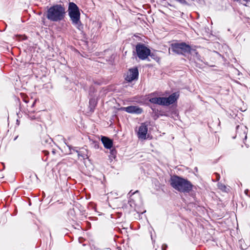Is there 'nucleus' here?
<instances>
[{
  "label": "nucleus",
  "instance_id": "obj_1",
  "mask_svg": "<svg viewBox=\"0 0 250 250\" xmlns=\"http://www.w3.org/2000/svg\"><path fill=\"white\" fill-rule=\"evenodd\" d=\"M65 13V9L63 5L56 4L47 9L46 17L51 21L58 22L64 19Z\"/></svg>",
  "mask_w": 250,
  "mask_h": 250
},
{
  "label": "nucleus",
  "instance_id": "obj_2",
  "mask_svg": "<svg viewBox=\"0 0 250 250\" xmlns=\"http://www.w3.org/2000/svg\"><path fill=\"white\" fill-rule=\"evenodd\" d=\"M68 13L72 24L83 34V26L80 21L81 14L78 6L73 2H69Z\"/></svg>",
  "mask_w": 250,
  "mask_h": 250
},
{
  "label": "nucleus",
  "instance_id": "obj_3",
  "mask_svg": "<svg viewBox=\"0 0 250 250\" xmlns=\"http://www.w3.org/2000/svg\"><path fill=\"white\" fill-rule=\"evenodd\" d=\"M170 185L174 189L182 192H189L192 188V185L189 181L178 176L171 178Z\"/></svg>",
  "mask_w": 250,
  "mask_h": 250
},
{
  "label": "nucleus",
  "instance_id": "obj_4",
  "mask_svg": "<svg viewBox=\"0 0 250 250\" xmlns=\"http://www.w3.org/2000/svg\"><path fill=\"white\" fill-rule=\"evenodd\" d=\"M153 94L150 95L149 101L152 104L162 105H169L173 104L178 99V95L176 93H174L169 96L168 97H151V96Z\"/></svg>",
  "mask_w": 250,
  "mask_h": 250
},
{
  "label": "nucleus",
  "instance_id": "obj_5",
  "mask_svg": "<svg viewBox=\"0 0 250 250\" xmlns=\"http://www.w3.org/2000/svg\"><path fill=\"white\" fill-rule=\"evenodd\" d=\"M171 49L173 52L178 54L189 53L191 51L190 46L185 42L172 43Z\"/></svg>",
  "mask_w": 250,
  "mask_h": 250
},
{
  "label": "nucleus",
  "instance_id": "obj_6",
  "mask_svg": "<svg viewBox=\"0 0 250 250\" xmlns=\"http://www.w3.org/2000/svg\"><path fill=\"white\" fill-rule=\"evenodd\" d=\"M136 52L138 58L142 60L146 59L149 55L151 56L150 50L143 43H139L136 45Z\"/></svg>",
  "mask_w": 250,
  "mask_h": 250
},
{
  "label": "nucleus",
  "instance_id": "obj_7",
  "mask_svg": "<svg viewBox=\"0 0 250 250\" xmlns=\"http://www.w3.org/2000/svg\"><path fill=\"white\" fill-rule=\"evenodd\" d=\"M138 70L137 68H131L127 72L125 79L126 81L130 82L138 79Z\"/></svg>",
  "mask_w": 250,
  "mask_h": 250
},
{
  "label": "nucleus",
  "instance_id": "obj_8",
  "mask_svg": "<svg viewBox=\"0 0 250 250\" xmlns=\"http://www.w3.org/2000/svg\"><path fill=\"white\" fill-rule=\"evenodd\" d=\"M121 109L123 111H126L127 113L132 114L135 113L139 114L142 113V112H143V110L142 108L139 107L137 106L133 105L122 107Z\"/></svg>",
  "mask_w": 250,
  "mask_h": 250
},
{
  "label": "nucleus",
  "instance_id": "obj_9",
  "mask_svg": "<svg viewBox=\"0 0 250 250\" xmlns=\"http://www.w3.org/2000/svg\"><path fill=\"white\" fill-rule=\"evenodd\" d=\"M236 135L241 137H244V139H247V127L246 126L239 125L236 126Z\"/></svg>",
  "mask_w": 250,
  "mask_h": 250
},
{
  "label": "nucleus",
  "instance_id": "obj_10",
  "mask_svg": "<svg viewBox=\"0 0 250 250\" xmlns=\"http://www.w3.org/2000/svg\"><path fill=\"white\" fill-rule=\"evenodd\" d=\"M147 132V127L145 124H142L139 128L138 137L139 139H146Z\"/></svg>",
  "mask_w": 250,
  "mask_h": 250
},
{
  "label": "nucleus",
  "instance_id": "obj_11",
  "mask_svg": "<svg viewBox=\"0 0 250 250\" xmlns=\"http://www.w3.org/2000/svg\"><path fill=\"white\" fill-rule=\"evenodd\" d=\"M101 141L104 145V147L106 149H111L113 146V141L111 139L105 136L101 138Z\"/></svg>",
  "mask_w": 250,
  "mask_h": 250
},
{
  "label": "nucleus",
  "instance_id": "obj_12",
  "mask_svg": "<svg viewBox=\"0 0 250 250\" xmlns=\"http://www.w3.org/2000/svg\"><path fill=\"white\" fill-rule=\"evenodd\" d=\"M89 108H90V111L93 112L97 104V102L95 99L93 98L90 99L89 100Z\"/></svg>",
  "mask_w": 250,
  "mask_h": 250
},
{
  "label": "nucleus",
  "instance_id": "obj_13",
  "mask_svg": "<svg viewBox=\"0 0 250 250\" xmlns=\"http://www.w3.org/2000/svg\"><path fill=\"white\" fill-rule=\"evenodd\" d=\"M220 189L225 192H228L229 191V188L223 185H220Z\"/></svg>",
  "mask_w": 250,
  "mask_h": 250
},
{
  "label": "nucleus",
  "instance_id": "obj_14",
  "mask_svg": "<svg viewBox=\"0 0 250 250\" xmlns=\"http://www.w3.org/2000/svg\"><path fill=\"white\" fill-rule=\"evenodd\" d=\"M222 47L223 50V51H224L226 54L228 53L230 51L229 46L226 44L222 45Z\"/></svg>",
  "mask_w": 250,
  "mask_h": 250
},
{
  "label": "nucleus",
  "instance_id": "obj_15",
  "mask_svg": "<svg viewBox=\"0 0 250 250\" xmlns=\"http://www.w3.org/2000/svg\"><path fill=\"white\" fill-rule=\"evenodd\" d=\"M116 151L115 149H112L110 151V156L113 158H115V157H116Z\"/></svg>",
  "mask_w": 250,
  "mask_h": 250
},
{
  "label": "nucleus",
  "instance_id": "obj_16",
  "mask_svg": "<svg viewBox=\"0 0 250 250\" xmlns=\"http://www.w3.org/2000/svg\"><path fill=\"white\" fill-rule=\"evenodd\" d=\"M244 242V240H239V244L240 245V247L241 248V249L242 250H246V247H243V246L242 245L243 243Z\"/></svg>",
  "mask_w": 250,
  "mask_h": 250
},
{
  "label": "nucleus",
  "instance_id": "obj_17",
  "mask_svg": "<svg viewBox=\"0 0 250 250\" xmlns=\"http://www.w3.org/2000/svg\"><path fill=\"white\" fill-rule=\"evenodd\" d=\"M68 146L69 147L70 150H71V149H72L74 151H75V150L74 148H72L70 146ZM76 151L78 153V155L79 157L81 156V157H83V158H84V156H83V155H81L77 150H76Z\"/></svg>",
  "mask_w": 250,
  "mask_h": 250
},
{
  "label": "nucleus",
  "instance_id": "obj_18",
  "mask_svg": "<svg viewBox=\"0 0 250 250\" xmlns=\"http://www.w3.org/2000/svg\"><path fill=\"white\" fill-rule=\"evenodd\" d=\"M167 244H163L162 246V250H166L167 248Z\"/></svg>",
  "mask_w": 250,
  "mask_h": 250
},
{
  "label": "nucleus",
  "instance_id": "obj_19",
  "mask_svg": "<svg viewBox=\"0 0 250 250\" xmlns=\"http://www.w3.org/2000/svg\"><path fill=\"white\" fill-rule=\"evenodd\" d=\"M245 193L249 197H250V191L248 189L245 190Z\"/></svg>",
  "mask_w": 250,
  "mask_h": 250
},
{
  "label": "nucleus",
  "instance_id": "obj_20",
  "mask_svg": "<svg viewBox=\"0 0 250 250\" xmlns=\"http://www.w3.org/2000/svg\"><path fill=\"white\" fill-rule=\"evenodd\" d=\"M233 70H234V73L235 74H237L238 75H239L240 72L237 69H234Z\"/></svg>",
  "mask_w": 250,
  "mask_h": 250
},
{
  "label": "nucleus",
  "instance_id": "obj_21",
  "mask_svg": "<svg viewBox=\"0 0 250 250\" xmlns=\"http://www.w3.org/2000/svg\"><path fill=\"white\" fill-rule=\"evenodd\" d=\"M30 118L31 120H34L35 119V117L33 116H30Z\"/></svg>",
  "mask_w": 250,
  "mask_h": 250
},
{
  "label": "nucleus",
  "instance_id": "obj_22",
  "mask_svg": "<svg viewBox=\"0 0 250 250\" xmlns=\"http://www.w3.org/2000/svg\"><path fill=\"white\" fill-rule=\"evenodd\" d=\"M129 203H130V206L132 207L133 206H132V201H131V200L129 201Z\"/></svg>",
  "mask_w": 250,
  "mask_h": 250
},
{
  "label": "nucleus",
  "instance_id": "obj_23",
  "mask_svg": "<svg viewBox=\"0 0 250 250\" xmlns=\"http://www.w3.org/2000/svg\"><path fill=\"white\" fill-rule=\"evenodd\" d=\"M138 192V190H136L135 192H133V193H131V195H133V194H135V193H137V192Z\"/></svg>",
  "mask_w": 250,
  "mask_h": 250
},
{
  "label": "nucleus",
  "instance_id": "obj_24",
  "mask_svg": "<svg viewBox=\"0 0 250 250\" xmlns=\"http://www.w3.org/2000/svg\"><path fill=\"white\" fill-rule=\"evenodd\" d=\"M35 104V102H34L33 103V104H32V106H33L34 105V104Z\"/></svg>",
  "mask_w": 250,
  "mask_h": 250
},
{
  "label": "nucleus",
  "instance_id": "obj_25",
  "mask_svg": "<svg viewBox=\"0 0 250 250\" xmlns=\"http://www.w3.org/2000/svg\"><path fill=\"white\" fill-rule=\"evenodd\" d=\"M118 250H121V249L120 248H118Z\"/></svg>",
  "mask_w": 250,
  "mask_h": 250
},
{
  "label": "nucleus",
  "instance_id": "obj_26",
  "mask_svg": "<svg viewBox=\"0 0 250 250\" xmlns=\"http://www.w3.org/2000/svg\"><path fill=\"white\" fill-rule=\"evenodd\" d=\"M131 191H130L129 192L128 194H130L131 193Z\"/></svg>",
  "mask_w": 250,
  "mask_h": 250
},
{
  "label": "nucleus",
  "instance_id": "obj_27",
  "mask_svg": "<svg viewBox=\"0 0 250 250\" xmlns=\"http://www.w3.org/2000/svg\"><path fill=\"white\" fill-rule=\"evenodd\" d=\"M219 180V178L217 177V180Z\"/></svg>",
  "mask_w": 250,
  "mask_h": 250
},
{
  "label": "nucleus",
  "instance_id": "obj_28",
  "mask_svg": "<svg viewBox=\"0 0 250 250\" xmlns=\"http://www.w3.org/2000/svg\"><path fill=\"white\" fill-rule=\"evenodd\" d=\"M17 123H19L18 120H17Z\"/></svg>",
  "mask_w": 250,
  "mask_h": 250
},
{
  "label": "nucleus",
  "instance_id": "obj_29",
  "mask_svg": "<svg viewBox=\"0 0 250 250\" xmlns=\"http://www.w3.org/2000/svg\"><path fill=\"white\" fill-rule=\"evenodd\" d=\"M17 123H19L18 120H17Z\"/></svg>",
  "mask_w": 250,
  "mask_h": 250
}]
</instances>
